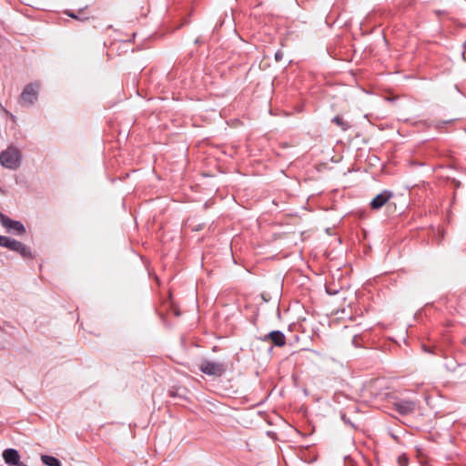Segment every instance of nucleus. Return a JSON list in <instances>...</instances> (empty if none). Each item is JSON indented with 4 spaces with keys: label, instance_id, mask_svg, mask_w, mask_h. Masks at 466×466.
I'll return each instance as SVG.
<instances>
[{
    "label": "nucleus",
    "instance_id": "1",
    "mask_svg": "<svg viewBox=\"0 0 466 466\" xmlns=\"http://www.w3.org/2000/svg\"><path fill=\"white\" fill-rule=\"evenodd\" d=\"M22 163L21 151L14 147L9 146L6 149L0 152V165L10 170H16Z\"/></svg>",
    "mask_w": 466,
    "mask_h": 466
},
{
    "label": "nucleus",
    "instance_id": "2",
    "mask_svg": "<svg viewBox=\"0 0 466 466\" xmlns=\"http://www.w3.org/2000/svg\"><path fill=\"white\" fill-rule=\"evenodd\" d=\"M0 247L15 251L24 258H33L30 248L16 239L0 236Z\"/></svg>",
    "mask_w": 466,
    "mask_h": 466
},
{
    "label": "nucleus",
    "instance_id": "3",
    "mask_svg": "<svg viewBox=\"0 0 466 466\" xmlns=\"http://www.w3.org/2000/svg\"><path fill=\"white\" fill-rule=\"evenodd\" d=\"M199 370L206 375L219 378L226 373L228 366L221 361L204 360L199 364Z\"/></svg>",
    "mask_w": 466,
    "mask_h": 466
},
{
    "label": "nucleus",
    "instance_id": "4",
    "mask_svg": "<svg viewBox=\"0 0 466 466\" xmlns=\"http://www.w3.org/2000/svg\"><path fill=\"white\" fill-rule=\"evenodd\" d=\"M39 87L40 85L36 82L27 84L19 96V104L26 107L32 106L38 98Z\"/></svg>",
    "mask_w": 466,
    "mask_h": 466
},
{
    "label": "nucleus",
    "instance_id": "5",
    "mask_svg": "<svg viewBox=\"0 0 466 466\" xmlns=\"http://www.w3.org/2000/svg\"><path fill=\"white\" fill-rule=\"evenodd\" d=\"M0 223L8 233L22 236L26 231L25 226L20 221L13 220L2 212H0Z\"/></svg>",
    "mask_w": 466,
    "mask_h": 466
},
{
    "label": "nucleus",
    "instance_id": "6",
    "mask_svg": "<svg viewBox=\"0 0 466 466\" xmlns=\"http://www.w3.org/2000/svg\"><path fill=\"white\" fill-rule=\"evenodd\" d=\"M261 341L269 342V350L273 347L281 348L286 345L287 339L285 334L280 330H272L258 338Z\"/></svg>",
    "mask_w": 466,
    "mask_h": 466
},
{
    "label": "nucleus",
    "instance_id": "7",
    "mask_svg": "<svg viewBox=\"0 0 466 466\" xmlns=\"http://www.w3.org/2000/svg\"><path fill=\"white\" fill-rule=\"evenodd\" d=\"M393 193L390 190H383L375 196L370 203V207L373 210L380 209L391 198Z\"/></svg>",
    "mask_w": 466,
    "mask_h": 466
},
{
    "label": "nucleus",
    "instance_id": "8",
    "mask_svg": "<svg viewBox=\"0 0 466 466\" xmlns=\"http://www.w3.org/2000/svg\"><path fill=\"white\" fill-rule=\"evenodd\" d=\"M393 408L400 415H407L415 410L416 402L410 400H399L393 402Z\"/></svg>",
    "mask_w": 466,
    "mask_h": 466
},
{
    "label": "nucleus",
    "instance_id": "9",
    "mask_svg": "<svg viewBox=\"0 0 466 466\" xmlns=\"http://www.w3.org/2000/svg\"><path fill=\"white\" fill-rule=\"evenodd\" d=\"M80 327H82L86 332L94 335H99L101 331V322L96 319L82 320Z\"/></svg>",
    "mask_w": 466,
    "mask_h": 466
},
{
    "label": "nucleus",
    "instance_id": "10",
    "mask_svg": "<svg viewBox=\"0 0 466 466\" xmlns=\"http://www.w3.org/2000/svg\"><path fill=\"white\" fill-rule=\"evenodd\" d=\"M3 458L5 461V463L9 465H15L17 466L21 462L19 461L20 457L16 450L14 449H7L5 450L3 452Z\"/></svg>",
    "mask_w": 466,
    "mask_h": 466
},
{
    "label": "nucleus",
    "instance_id": "11",
    "mask_svg": "<svg viewBox=\"0 0 466 466\" xmlns=\"http://www.w3.org/2000/svg\"><path fill=\"white\" fill-rule=\"evenodd\" d=\"M331 122L339 127L342 131H347L348 129L350 128V125L349 124V122L345 121L340 116H335L331 119Z\"/></svg>",
    "mask_w": 466,
    "mask_h": 466
},
{
    "label": "nucleus",
    "instance_id": "12",
    "mask_svg": "<svg viewBox=\"0 0 466 466\" xmlns=\"http://www.w3.org/2000/svg\"><path fill=\"white\" fill-rule=\"evenodd\" d=\"M41 460L47 466H61V462L53 456L42 455Z\"/></svg>",
    "mask_w": 466,
    "mask_h": 466
},
{
    "label": "nucleus",
    "instance_id": "13",
    "mask_svg": "<svg viewBox=\"0 0 466 466\" xmlns=\"http://www.w3.org/2000/svg\"><path fill=\"white\" fill-rule=\"evenodd\" d=\"M451 183L453 184L455 188H459L461 187V182L455 178L452 179Z\"/></svg>",
    "mask_w": 466,
    "mask_h": 466
},
{
    "label": "nucleus",
    "instance_id": "14",
    "mask_svg": "<svg viewBox=\"0 0 466 466\" xmlns=\"http://www.w3.org/2000/svg\"><path fill=\"white\" fill-rule=\"evenodd\" d=\"M360 339V338L359 336H355V337L353 338L352 342H353V344H354V346H355V347H359V346H360V344H359Z\"/></svg>",
    "mask_w": 466,
    "mask_h": 466
},
{
    "label": "nucleus",
    "instance_id": "15",
    "mask_svg": "<svg viewBox=\"0 0 466 466\" xmlns=\"http://www.w3.org/2000/svg\"><path fill=\"white\" fill-rule=\"evenodd\" d=\"M66 14H67V15H68V16H70V17H73V18H76V17H77V16H76L75 14H73V13H66Z\"/></svg>",
    "mask_w": 466,
    "mask_h": 466
},
{
    "label": "nucleus",
    "instance_id": "16",
    "mask_svg": "<svg viewBox=\"0 0 466 466\" xmlns=\"http://www.w3.org/2000/svg\"><path fill=\"white\" fill-rule=\"evenodd\" d=\"M275 57H276V60L278 61V60H279V59L281 58V55H279V53H277V54L275 55Z\"/></svg>",
    "mask_w": 466,
    "mask_h": 466
},
{
    "label": "nucleus",
    "instance_id": "17",
    "mask_svg": "<svg viewBox=\"0 0 466 466\" xmlns=\"http://www.w3.org/2000/svg\"><path fill=\"white\" fill-rule=\"evenodd\" d=\"M422 350H429V349L425 345H422Z\"/></svg>",
    "mask_w": 466,
    "mask_h": 466
},
{
    "label": "nucleus",
    "instance_id": "18",
    "mask_svg": "<svg viewBox=\"0 0 466 466\" xmlns=\"http://www.w3.org/2000/svg\"><path fill=\"white\" fill-rule=\"evenodd\" d=\"M463 344L466 347V337L463 339Z\"/></svg>",
    "mask_w": 466,
    "mask_h": 466
},
{
    "label": "nucleus",
    "instance_id": "19",
    "mask_svg": "<svg viewBox=\"0 0 466 466\" xmlns=\"http://www.w3.org/2000/svg\"><path fill=\"white\" fill-rule=\"evenodd\" d=\"M17 466H26V465H25V464H24V463H20V464H18Z\"/></svg>",
    "mask_w": 466,
    "mask_h": 466
}]
</instances>
